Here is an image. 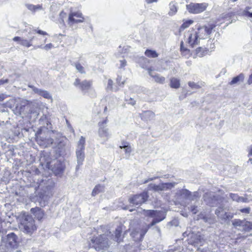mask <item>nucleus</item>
<instances>
[{
    "instance_id": "nucleus-1",
    "label": "nucleus",
    "mask_w": 252,
    "mask_h": 252,
    "mask_svg": "<svg viewBox=\"0 0 252 252\" xmlns=\"http://www.w3.org/2000/svg\"><path fill=\"white\" fill-rule=\"evenodd\" d=\"M18 222L20 230L25 234L31 235L37 229L33 218L26 213L19 216Z\"/></svg>"
},
{
    "instance_id": "nucleus-2",
    "label": "nucleus",
    "mask_w": 252,
    "mask_h": 252,
    "mask_svg": "<svg viewBox=\"0 0 252 252\" xmlns=\"http://www.w3.org/2000/svg\"><path fill=\"white\" fill-rule=\"evenodd\" d=\"M18 108L20 114L27 116L30 119L35 120L39 115V104L36 102L26 101Z\"/></svg>"
},
{
    "instance_id": "nucleus-3",
    "label": "nucleus",
    "mask_w": 252,
    "mask_h": 252,
    "mask_svg": "<svg viewBox=\"0 0 252 252\" xmlns=\"http://www.w3.org/2000/svg\"><path fill=\"white\" fill-rule=\"evenodd\" d=\"M90 245L96 251L104 250L108 246V238L105 234L93 237L91 240Z\"/></svg>"
},
{
    "instance_id": "nucleus-4",
    "label": "nucleus",
    "mask_w": 252,
    "mask_h": 252,
    "mask_svg": "<svg viewBox=\"0 0 252 252\" xmlns=\"http://www.w3.org/2000/svg\"><path fill=\"white\" fill-rule=\"evenodd\" d=\"M151 227L149 224L137 225L131 230L130 235L135 241H141Z\"/></svg>"
},
{
    "instance_id": "nucleus-5",
    "label": "nucleus",
    "mask_w": 252,
    "mask_h": 252,
    "mask_svg": "<svg viewBox=\"0 0 252 252\" xmlns=\"http://www.w3.org/2000/svg\"><path fill=\"white\" fill-rule=\"evenodd\" d=\"M144 212L145 215L153 218V221L149 224L150 227L162 221L165 217V213L163 211L148 210H144Z\"/></svg>"
},
{
    "instance_id": "nucleus-6",
    "label": "nucleus",
    "mask_w": 252,
    "mask_h": 252,
    "mask_svg": "<svg viewBox=\"0 0 252 252\" xmlns=\"http://www.w3.org/2000/svg\"><path fill=\"white\" fill-rule=\"evenodd\" d=\"M107 123V119L106 118L102 122L98 123V125L99 126L98 129V136L103 139L104 142L108 140L109 138L111 137V133L109 131V128L107 127L106 124Z\"/></svg>"
},
{
    "instance_id": "nucleus-7",
    "label": "nucleus",
    "mask_w": 252,
    "mask_h": 252,
    "mask_svg": "<svg viewBox=\"0 0 252 252\" xmlns=\"http://www.w3.org/2000/svg\"><path fill=\"white\" fill-rule=\"evenodd\" d=\"M176 184V183L175 182L161 183L159 185L150 184L148 185V189L150 190L159 192L170 189L174 187Z\"/></svg>"
},
{
    "instance_id": "nucleus-8",
    "label": "nucleus",
    "mask_w": 252,
    "mask_h": 252,
    "mask_svg": "<svg viewBox=\"0 0 252 252\" xmlns=\"http://www.w3.org/2000/svg\"><path fill=\"white\" fill-rule=\"evenodd\" d=\"M54 133L51 131H48L47 135L44 136L41 134L40 135L37 136L36 141L37 143L43 147H47L50 146L53 143L54 140L51 138Z\"/></svg>"
},
{
    "instance_id": "nucleus-9",
    "label": "nucleus",
    "mask_w": 252,
    "mask_h": 252,
    "mask_svg": "<svg viewBox=\"0 0 252 252\" xmlns=\"http://www.w3.org/2000/svg\"><path fill=\"white\" fill-rule=\"evenodd\" d=\"M208 4L206 3H191L186 5L187 9L190 13L197 14L205 11Z\"/></svg>"
},
{
    "instance_id": "nucleus-10",
    "label": "nucleus",
    "mask_w": 252,
    "mask_h": 252,
    "mask_svg": "<svg viewBox=\"0 0 252 252\" xmlns=\"http://www.w3.org/2000/svg\"><path fill=\"white\" fill-rule=\"evenodd\" d=\"M149 196L147 192H143L140 194L133 195L129 198L130 204L135 205H140L145 202Z\"/></svg>"
},
{
    "instance_id": "nucleus-11",
    "label": "nucleus",
    "mask_w": 252,
    "mask_h": 252,
    "mask_svg": "<svg viewBox=\"0 0 252 252\" xmlns=\"http://www.w3.org/2000/svg\"><path fill=\"white\" fill-rule=\"evenodd\" d=\"M214 27L213 26H203L198 28L197 30L195 31L198 35L200 40H202L209 37Z\"/></svg>"
},
{
    "instance_id": "nucleus-12",
    "label": "nucleus",
    "mask_w": 252,
    "mask_h": 252,
    "mask_svg": "<svg viewBox=\"0 0 252 252\" xmlns=\"http://www.w3.org/2000/svg\"><path fill=\"white\" fill-rule=\"evenodd\" d=\"M47 165L49 169H50L56 174L62 172L64 168L63 162L61 160L57 159H54L50 162L47 161Z\"/></svg>"
},
{
    "instance_id": "nucleus-13",
    "label": "nucleus",
    "mask_w": 252,
    "mask_h": 252,
    "mask_svg": "<svg viewBox=\"0 0 252 252\" xmlns=\"http://www.w3.org/2000/svg\"><path fill=\"white\" fill-rule=\"evenodd\" d=\"M93 84L92 81L85 80L82 82L79 79H76L74 85L78 87L84 93H86L91 88Z\"/></svg>"
},
{
    "instance_id": "nucleus-14",
    "label": "nucleus",
    "mask_w": 252,
    "mask_h": 252,
    "mask_svg": "<svg viewBox=\"0 0 252 252\" xmlns=\"http://www.w3.org/2000/svg\"><path fill=\"white\" fill-rule=\"evenodd\" d=\"M84 18L82 14L79 11L70 12L68 16V24L71 26L74 23H82L84 22Z\"/></svg>"
},
{
    "instance_id": "nucleus-15",
    "label": "nucleus",
    "mask_w": 252,
    "mask_h": 252,
    "mask_svg": "<svg viewBox=\"0 0 252 252\" xmlns=\"http://www.w3.org/2000/svg\"><path fill=\"white\" fill-rule=\"evenodd\" d=\"M188 42L192 47L200 44V40L195 31L189 32L187 33Z\"/></svg>"
},
{
    "instance_id": "nucleus-16",
    "label": "nucleus",
    "mask_w": 252,
    "mask_h": 252,
    "mask_svg": "<svg viewBox=\"0 0 252 252\" xmlns=\"http://www.w3.org/2000/svg\"><path fill=\"white\" fill-rule=\"evenodd\" d=\"M203 198L204 201L207 204H209L211 206L215 205L216 204V202L218 201V198H216V196L214 195V193L213 192L205 193Z\"/></svg>"
},
{
    "instance_id": "nucleus-17",
    "label": "nucleus",
    "mask_w": 252,
    "mask_h": 252,
    "mask_svg": "<svg viewBox=\"0 0 252 252\" xmlns=\"http://www.w3.org/2000/svg\"><path fill=\"white\" fill-rule=\"evenodd\" d=\"M34 37H31L30 40H28L19 36H15L13 38L14 41L18 42L19 43L24 46L30 47L32 45V41Z\"/></svg>"
},
{
    "instance_id": "nucleus-18",
    "label": "nucleus",
    "mask_w": 252,
    "mask_h": 252,
    "mask_svg": "<svg viewBox=\"0 0 252 252\" xmlns=\"http://www.w3.org/2000/svg\"><path fill=\"white\" fill-rule=\"evenodd\" d=\"M6 243L11 248L17 246V237L14 233H10L7 235Z\"/></svg>"
},
{
    "instance_id": "nucleus-19",
    "label": "nucleus",
    "mask_w": 252,
    "mask_h": 252,
    "mask_svg": "<svg viewBox=\"0 0 252 252\" xmlns=\"http://www.w3.org/2000/svg\"><path fill=\"white\" fill-rule=\"evenodd\" d=\"M29 87L31 88L35 93L43 96V97L47 99H52V96L47 91L39 89L33 86L29 85Z\"/></svg>"
},
{
    "instance_id": "nucleus-20",
    "label": "nucleus",
    "mask_w": 252,
    "mask_h": 252,
    "mask_svg": "<svg viewBox=\"0 0 252 252\" xmlns=\"http://www.w3.org/2000/svg\"><path fill=\"white\" fill-rule=\"evenodd\" d=\"M148 70L149 75L154 79L156 82L161 84L164 83L165 80V77L154 72L150 68L148 69Z\"/></svg>"
},
{
    "instance_id": "nucleus-21",
    "label": "nucleus",
    "mask_w": 252,
    "mask_h": 252,
    "mask_svg": "<svg viewBox=\"0 0 252 252\" xmlns=\"http://www.w3.org/2000/svg\"><path fill=\"white\" fill-rule=\"evenodd\" d=\"M178 10V7L177 3L175 1H171L169 4V11L168 12V15L169 16H173L177 13Z\"/></svg>"
},
{
    "instance_id": "nucleus-22",
    "label": "nucleus",
    "mask_w": 252,
    "mask_h": 252,
    "mask_svg": "<svg viewBox=\"0 0 252 252\" xmlns=\"http://www.w3.org/2000/svg\"><path fill=\"white\" fill-rule=\"evenodd\" d=\"M76 155L77 159V169H78L79 167L82 165L83 162L85 159V153L84 152L76 151Z\"/></svg>"
},
{
    "instance_id": "nucleus-23",
    "label": "nucleus",
    "mask_w": 252,
    "mask_h": 252,
    "mask_svg": "<svg viewBox=\"0 0 252 252\" xmlns=\"http://www.w3.org/2000/svg\"><path fill=\"white\" fill-rule=\"evenodd\" d=\"M180 199H188L190 195V191L186 189H182L177 194Z\"/></svg>"
},
{
    "instance_id": "nucleus-24",
    "label": "nucleus",
    "mask_w": 252,
    "mask_h": 252,
    "mask_svg": "<svg viewBox=\"0 0 252 252\" xmlns=\"http://www.w3.org/2000/svg\"><path fill=\"white\" fill-rule=\"evenodd\" d=\"M85 145V138L81 136L77 142L76 151L84 152Z\"/></svg>"
},
{
    "instance_id": "nucleus-25",
    "label": "nucleus",
    "mask_w": 252,
    "mask_h": 252,
    "mask_svg": "<svg viewBox=\"0 0 252 252\" xmlns=\"http://www.w3.org/2000/svg\"><path fill=\"white\" fill-rule=\"evenodd\" d=\"M31 211L32 213H34L35 217L38 219L39 220H41L44 215V213L43 211H42L40 209L38 208H32Z\"/></svg>"
},
{
    "instance_id": "nucleus-26",
    "label": "nucleus",
    "mask_w": 252,
    "mask_h": 252,
    "mask_svg": "<svg viewBox=\"0 0 252 252\" xmlns=\"http://www.w3.org/2000/svg\"><path fill=\"white\" fill-rule=\"evenodd\" d=\"M141 115L142 119L146 121L152 120L155 116L154 113L151 111H144L142 113Z\"/></svg>"
},
{
    "instance_id": "nucleus-27",
    "label": "nucleus",
    "mask_w": 252,
    "mask_h": 252,
    "mask_svg": "<svg viewBox=\"0 0 252 252\" xmlns=\"http://www.w3.org/2000/svg\"><path fill=\"white\" fill-rule=\"evenodd\" d=\"M122 231V227L121 226L117 227L115 230L114 240L118 243H120L122 240V238L121 237Z\"/></svg>"
},
{
    "instance_id": "nucleus-28",
    "label": "nucleus",
    "mask_w": 252,
    "mask_h": 252,
    "mask_svg": "<svg viewBox=\"0 0 252 252\" xmlns=\"http://www.w3.org/2000/svg\"><path fill=\"white\" fill-rule=\"evenodd\" d=\"M208 53L206 48L198 47L195 50L196 55L199 57H202L206 55Z\"/></svg>"
},
{
    "instance_id": "nucleus-29",
    "label": "nucleus",
    "mask_w": 252,
    "mask_h": 252,
    "mask_svg": "<svg viewBox=\"0 0 252 252\" xmlns=\"http://www.w3.org/2000/svg\"><path fill=\"white\" fill-rule=\"evenodd\" d=\"M239 230L244 231H249L252 230V222L245 221H244V225L242 228H239Z\"/></svg>"
},
{
    "instance_id": "nucleus-30",
    "label": "nucleus",
    "mask_w": 252,
    "mask_h": 252,
    "mask_svg": "<svg viewBox=\"0 0 252 252\" xmlns=\"http://www.w3.org/2000/svg\"><path fill=\"white\" fill-rule=\"evenodd\" d=\"M170 86L174 89H178L180 86V80L176 78L173 77L170 79Z\"/></svg>"
},
{
    "instance_id": "nucleus-31",
    "label": "nucleus",
    "mask_w": 252,
    "mask_h": 252,
    "mask_svg": "<svg viewBox=\"0 0 252 252\" xmlns=\"http://www.w3.org/2000/svg\"><path fill=\"white\" fill-rule=\"evenodd\" d=\"M104 187L103 186L98 185L96 186L92 191V195L95 196L100 192L104 191Z\"/></svg>"
},
{
    "instance_id": "nucleus-32",
    "label": "nucleus",
    "mask_w": 252,
    "mask_h": 252,
    "mask_svg": "<svg viewBox=\"0 0 252 252\" xmlns=\"http://www.w3.org/2000/svg\"><path fill=\"white\" fill-rule=\"evenodd\" d=\"M233 217V214L230 213H227L225 212L223 214H222V215H221V216H220V219L221 220H224V221H229L230 220H231Z\"/></svg>"
},
{
    "instance_id": "nucleus-33",
    "label": "nucleus",
    "mask_w": 252,
    "mask_h": 252,
    "mask_svg": "<svg viewBox=\"0 0 252 252\" xmlns=\"http://www.w3.org/2000/svg\"><path fill=\"white\" fill-rule=\"evenodd\" d=\"M244 79V75L243 73H241L238 76L235 77L233 78L232 81L229 83L230 85H233L239 81H243Z\"/></svg>"
},
{
    "instance_id": "nucleus-34",
    "label": "nucleus",
    "mask_w": 252,
    "mask_h": 252,
    "mask_svg": "<svg viewBox=\"0 0 252 252\" xmlns=\"http://www.w3.org/2000/svg\"><path fill=\"white\" fill-rule=\"evenodd\" d=\"M145 55L151 58H155L158 57V54L156 52V51L152 50H146L145 52Z\"/></svg>"
},
{
    "instance_id": "nucleus-35",
    "label": "nucleus",
    "mask_w": 252,
    "mask_h": 252,
    "mask_svg": "<svg viewBox=\"0 0 252 252\" xmlns=\"http://www.w3.org/2000/svg\"><path fill=\"white\" fill-rule=\"evenodd\" d=\"M193 23V21L192 20H188L184 21L183 24L181 25L180 28V30H184L185 29L189 27Z\"/></svg>"
},
{
    "instance_id": "nucleus-36",
    "label": "nucleus",
    "mask_w": 252,
    "mask_h": 252,
    "mask_svg": "<svg viewBox=\"0 0 252 252\" xmlns=\"http://www.w3.org/2000/svg\"><path fill=\"white\" fill-rule=\"evenodd\" d=\"M26 7L28 9L31 11L35 12L37 10H41L42 9V6L41 5H34L33 4H27Z\"/></svg>"
},
{
    "instance_id": "nucleus-37",
    "label": "nucleus",
    "mask_w": 252,
    "mask_h": 252,
    "mask_svg": "<svg viewBox=\"0 0 252 252\" xmlns=\"http://www.w3.org/2000/svg\"><path fill=\"white\" fill-rule=\"evenodd\" d=\"M121 149H124L125 152L126 153H130L131 152V148L129 144L126 142H123L122 145L120 146Z\"/></svg>"
},
{
    "instance_id": "nucleus-38",
    "label": "nucleus",
    "mask_w": 252,
    "mask_h": 252,
    "mask_svg": "<svg viewBox=\"0 0 252 252\" xmlns=\"http://www.w3.org/2000/svg\"><path fill=\"white\" fill-rule=\"evenodd\" d=\"M188 85L192 89H198L204 86V83L199 84L198 83H195L193 82H189Z\"/></svg>"
},
{
    "instance_id": "nucleus-39",
    "label": "nucleus",
    "mask_w": 252,
    "mask_h": 252,
    "mask_svg": "<svg viewBox=\"0 0 252 252\" xmlns=\"http://www.w3.org/2000/svg\"><path fill=\"white\" fill-rule=\"evenodd\" d=\"M74 66L78 72L82 74L85 73L84 67L79 63H75Z\"/></svg>"
},
{
    "instance_id": "nucleus-40",
    "label": "nucleus",
    "mask_w": 252,
    "mask_h": 252,
    "mask_svg": "<svg viewBox=\"0 0 252 252\" xmlns=\"http://www.w3.org/2000/svg\"><path fill=\"white\" fill-rule=\"evenodd\" d=\"M200 196V195L197 191H194L192 193L190 192V195L189 196L188 199L190 200H196L197 198H199Z\"/></svg>"
},
{
    "instance_id": "nucleus-41",
    "label": "nucleus",
    "mask_w": 252,
    "mask_h": 252,
    "mask_svg": "<svg viewBox=\"0 0 252 252\" xmlns=\"http://www.w3.org/2000/svg\"><path fill=\"white\" fill-rule=\"evenodd\" d=\"M244 220L235 219L233 220L232 224L235 227L239 226L242 227L243 225H244Z\"/></svg>"
},
{
    "instance_id": "nucleus-42",
    "label": "nucleus",
    "mask_w": 252,
    "mask_h": 252,
    "mask_svg": "<svg viewBox=\"0 0 252 252\" xmlns=\"http://www.w3.org/2000/svg\"><path fill=\"white\" fill-rule=\"evenodd\" d=\"M113 81L111 79H108L107 84V86L106 88V90L107 91H113V90H114L115 91H117V89H113Z\"/></svg>"
},
{
    "instance_id": "nucleus-43",
    "label": "nucleus",
    "mask_w": 252,
    "mask_h": 252,
    "mask_svg": "<svg viewBox=\"0 0 252 252\" xmlns=\"http://www.w3.org/2000/svg\"><path fill=\"white\" fill-rule=\"evenodd\" d=\"M229 196L232 200L240 202V197L237 194L231 193L229 194Z\"/></svg>"
},
{
    "instance_id": "nucleus-44",
    "label": "nucleus",
    "mask_w": 252,
    "mask_h": 252,
    "mask_svg": "<svg viewBox=\"0 0 252 252\" xmlns=\"http://www.w3.org/2000/svg\"><path fill=\"white\" fill-rule=\"evenodd\" d=\"M225 212L224 211V208L221 207H220L217 208L215 211V214L220 218L221 215H222Z\"/></svg>"
},
{
    "instance_id": "nucleus-45",
    "label": "nucleus",
    "mask_w": 252,
    "mask_h": 252,
    "mask_svg": "<svg viewBox=\"0 0 252 252\" xmlns=\"http://www.w3.org/2000/svg\"><path fill=\"white\" fill-rule=\"evenodd\" d=\"M64 144L62 142H60V143L58 144V148L61 149V150L59 151V155L60 156H62L64 154V149L63 147L64 146Z\"/></svg>"
},
{
    "instance_id": "nucleus-46",
    "label": "nucleus",
    "mask_w": 252,
    "mask_h": 252,
    "mask_svg": "<svg viewBox=\"0 0 252 252\" xmlns=\"http://www.w3.org/2000/svg\"><path fill=\"white\" fill-rule=\"evenodd\" d=\"M53 46H54L52 43H49V44H47L46 45H45L43 47H42L41 45H40V46H38L37 47L39 48H42L46 51H48L49 49H51V48H52L53 47Z\"/></svg>"
},
{
    "instance_id": "nucleus-47",
    "label": "nucleus",
    "mask_w": 252,
    "mask_h": 252,
    "mask_svg": "<svg viewBox=\"0 0 252 252\" xmlns=\"http://www.w3.org/2000/svg\"><path fill=\"white\" fill-rule=\"evenodd\" d=\"M117 82L120 86L124 85L125 83V80L123 79L122 76H118L117 78Z\"/></svg>"
},
{
    "instance_id": "nucleus-48",
    "label": "nucleus",
    "mask_w": 252,
    "mask_h": 252,
    "mask_svg": "<svg viewBox=\"0 0 252 252\" xmlns=\"http://www.w3.org/2000/svg\"><path fill=\"white\" fill-rule=\"evenodd\" d=\"M126 101L127 102L128 104L133 106L136 103V101L133 98L131 97L128 99H126Z\"/></svg>"
},
{
    "instance_id": "nucleus-49",
    "label": "nucleus",
    "mask_w": 252,
    "mask_h": 252,
    "mask_svg": "<svg viewBox=\"0 0 252 252\" xmlns=\"http://www.w3.org/2000/svg\"><path fill=\"white\" fill-rule=\"evenodd\" d=\"M182 55L185 57L186 58H189L190 57V51L189 49H186L183 52H182Z\"/></svg>"
},
{
    "instance_id": "nucleus-50",
    "label": "nucleus",
    "mask_w": 252,
    "mask_h": 252,
    "mask_svg": "<svg viewBox=\"0 0 252 252\" xmlns=\"http://www.w3.org/2000/svg\"><path fill=\"white\" fill-rule=\"evenodd\" d=\"M159 177L158 176H154L152 178H149L148 179H146V180H145L143 182V183L144 184H146V183H147L148 182H150V181H153L155 179H158Z\"/></svg>"
},
{
    "instance_id": "nucleus-51",
    "label": "nucleus",
    "mask_w": 252,
    "mask_h": 252,
    "mask_svg": "<svg viewBox=\"0 0 252 252\" xmlns=\"http://www.w3.org/2000/svg\"><path fill=\"white\" fill-rule=\"evenodd\" d=\"M120 68H123L126 65V62L125 60H122L120 61Z\"/></svg>"
},
{
    "instance_id": "nucleus-52",
    "label": "nucleus",
    "mask_w": 252,
    "mask_h": 252,
    "mask_svg": "<svg viewBox=\"0 0 252 252\" xmlns=\"http://www.w3.org/2000/svg\"><path fill=\"white\" fill-rule=\"evenodd\" d=\"M47 195H44L42 192L39 193V196L40 198L44 200V201L48 199Z\"/></svg>"
},
{
    "instance_id": "nucleus-53",
    "label": "nucleus",
    "mask_w": 252,
    "mask_h": 252,
    "mask_svg": "<svg viewBox=\"0 0 252 252\" xmlns=\"http://www.w3.org/2000/svg\"><path fill=\"white\" fill-rule=\"evenodd\" d=\"M240 202L248 203L250 200L247 197H240Z\"/></svg>"
},
{
    "instance_id": "nucleus-54",
    "label": "nucleus",
    "mask_w": 252,
    "mask_h": 252,
    "mask_svg": "<svg viewBox=\"0 0 252 252\" xmlns=\"http://www.w3.org/2000/svg\"><path fill=\"white\" fill-rule=\"evenodd\" d=\"M190 210L193 213V214H196L197 212V207L195 206H191L190 207Z\"/></svg>"
},
{
    "instance_id": "nucleus-55",
    "label": "nucleus",
    "mask_w": 252,
    "mask_h": 252,
    "mask_svg": "<svg viewBox=\"0 0 252 252\" xmlns=\"http://www.w3.org/2000/svg\"><path fill=\"white\" fill-rule=\"evenodd\" d=\"M240 211L242 213H245L249 214L250 213V207H247V208H246L242 209L240 210Z\"/></svg>"
},
{
    "instance_id": "nucleus-56",
    "label": "nucleus",
    "mask_w": 252,
    "mask_h": 252,
    "mask_svg": "<svg viewBox=\"0 0 252 252\" xmlns=\"http://www.w3.org/2000/svg\"><path fill=\"white\" fill-rule=\"evenodd\" d=\"M34 31L40 34H42V35H47V33L46 32L42 31L40 30H34Z\"/></svg>"
},
{
    "instance_id": "nucleus-57",
    "label": "nucleus",
    "mask_w": 252,
    "mask_h": 252,
    "mask_svg": "<svg viewBox=\"0 0 252 252\" xmlns=\"http://www.w3.org/2000/svg\"><path fill=\"white\" fill-rule=\"evenodd\" d=\"M7 97V95L6 94H0V101H2Z\"/></svg>"
},
{
    "instance_id": "nucleus-58",
    "label": "nucleus",
    "mask_w": 252,
    "mask_h": 252,
    "mask_svg": "<svg viewBox=\"0 0 252 252\" xmlns=\"http://www.w3.org/2000/svg\"><path fill=\"white\" fill-rule=\"evenodd\" d=\"M183 44H184L183 42L182 41L181 43V47H180V49H181V53L183 52L185 50L188 49L187 48H185L184 47Z\"/></svg>"
},
{
    "instance_id": "nucleus-59",
    "label": "nucleus",
    "mask_w": 252,
    "mask_h": 252,
    "mask_svg": "<svg viewBox=\"0 0 252 252\" xmlns=\"http://www.w3.org/2000/svg\"><path fill=\"white\" fill-rule=\"evenodd\" d=\"M251 7H250V6H247L245 9L244 10L243 12V15H245V12L247 11V12H249V10L250 9H251Z\"/></svg>"
},
{
    "instance_id": "nucleus-60",
    "label": "nucleus",
    "mask_w": 252,
    "mask_h": 252,
    "mask_svg": "<svg viewBox=\"0 0 252 252\" xmlns=\"http://www.w3.org/2000/svg\"><path fill=\"white\" fill-rule=\"evenodd\" d=\"M246 17H250V18H252V12H245V15H244Z\"/></svg>"
},
{
    "instance_id": "nucleus-61",
    "label": "nucleus",
    "mask_w": 252,
    "mask_h": 252,
    "mask_svg": "<svg viewBox=\"0 0 252 252\" xmlns=\"http://www.w3.org/2000/svg\"><path fill=\"white\" fill-rule=\"evenodd\" d=\"M8 82V79H0V85L7 83Z\"/></svg>"
},
{
    "instance_id": "nucleus-62",
    "label": "nucleus",
    "mask_w": 252,
    "mask_h": 252,
    "mask_svg": "<svg viewBox=\"0 0 252 252\" xmlns=\"http://www.w3.org/2000/svg\"><path fill=\"white\" fill-rule=\"evenodd\" d=\"M248 84L250 85L252 84V74L250 76L248 80Z\"/></svg>"
},
{
    "instance_id": "nucleus-63",
    "label": "nucleus",
    "mask_w": 252,
    "mask_h": 252,
    "mask_svg": "<svg viewBox=\"0 0 252 252\" xmlns=\"http://www.w3.org/2000/svg\"><path fill=\"white\" fill-rule=\"evenodd\" d=\"M158 0H145L147 3H151L154 2H157Z\"/></svg>"
},
{
    "instance_id": "nucleus-64",
    "label": "nucleus",
    "mask_w": 252,
    "mask_h": 252,
    "mask_svg": "<svg viewBox=\"0 0 252 252\" xmlns=\"http://www.w3.org/2000/svg\"><path fill=\"white\" fill-rule=\"evenodd\" d=\"M249 156H252V147L251 148L249 153Z\"/></svg>"
}]
</instances>
